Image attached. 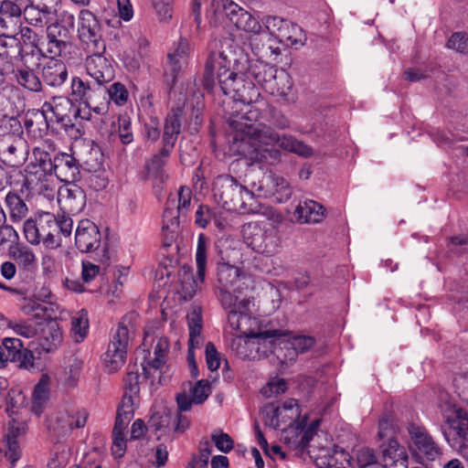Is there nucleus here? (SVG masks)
Here are the masks:
<instances>
[{
	"instance_id": "obj_16",
	"label": "nucleus",
	"mask_w": 468,
	"mask_h": 468,
	"mask_svg": "<svg viewBox=\"0 0 468 468\" xmlns=\"http://www.w3.org/2000/svg\"><path fill=\"white\" fill-rule=\"evenodd\" d=\"M407 430L412 442V450L418 458L427 461L435 460L441 453L439 446L424 427L409 423Z\"/></svg>"
},
{
	"instance_id": "obj_34",
	"label": "nucleus",
	"mask_w": 468,
	"mask_h": 468,
	"mask_svg": "<svg viewBox=\"0 0 468 468\" xmlns=\"http://www.w3.org/2000/svg\"><path fill=\"white\" fill-rule=\"evenodd\" d=\"M49 400V379L48 376L41 377L39 382L35 386L32 395L31 410L37 416H40Z\"/></svg>"
},
{
	"instance_id": "obj_10",
	"label": "nucleus",
	"mask_w": 468,
	"mask_h": 468,
	"mask_svg": "<svg viewBox=\"0 0 468 468\" xmlns=\"http://www.w3.org/2000/svg\"><path fill=\"white\" fill-rule=\"evenodd\" d=\"M208 239L205 234L200 233L197 239L196 251L197 279H194L191 272L184 271L181 275L182 294L185 300H190L195 295L198 287V281L203 282L207 268V250Z\"/></svg>"
},
{
	"instance_id": "obj_20",
	"label": "nucleus",
	"mask_w": 468,
	"mask_h": 468,
	"mask_svg": "<svg viewBox=\"0 0 468 468\" xmlns=\"http://www.w3.org/2000/svg\"><path fill=\"white\" fill-rule=\"evenodd\" d=\"M86 58L87 73L101 86H105L114 79V69L109 60L102 56L104 52H90Z\"/></svg>"
},
{
	"instance_id": "obj_57",
	"label": "nucleus",
	"mask_w": 468,
	"mask_h": 468,
	"mask_svg": "<svg viewBox=\"0 0 468 468\" xmlns=\"http://www.w3.org/2000/svg\"><path fill=\"white\" fill-rule=\"evenodd\" d=\"M192 199V191L187 186H181L177 193V200L176 199V208L182 217L186 216L190 210Z\"/></svg>"
},
{
	"instance_id": "obj_35",
	"label": "nucleus",
	"mask_w": 468,
	"mask_h": 468,
	"mask_svg": "<svg viewBox=\"0 0 468 468\" xmlns=\"http://www.w3.org/2000/svg\"><path fill=\"white\" fill-rule=\"evenodd\" d=\"M18 34H3L0 35V57L6 61H12L22 54V46Z\"/></svg>"
},
{
	"instance_id": "obj_6",
	"label": "nucleus",
	"mask_w": 468,
	"mask_h": 468,
	"mask_svg": "<svg viewBox=\"0 0 468 468\" xmlns=\"http://www.w3.org/2000/svg\"><path fill=\"white\" fill-rule=\"evenodd\" d=\"M133 314H127L122 318L108 346L103 361L109 371H116L124 364L128 343L135 330L133 323Z\"/></svg>"
},
{
	"instance_id": "obj_47",
	"label": "nucleus",
	"mask_w": 468,
	"mask_h": 468,
	"mask_svg": "<svg viewBox=\"0 0 468 468\" xmlns=\"http://www.w3.org/2000/svg\"><path fill=\"white\" fill-rule=\"evenodd\" d=\"M181 214L176 208V197H169L163 214V230L174 231L179 226Z\"/></svg>"
},
{
	"instance_id": "obj_44",
	"label": "nucleus",
	"mask_w": 468,
	"mask_h": 468,
	"mask_svg": "<svg viewBox=\"0 0 468 468\" xmlns=\"http://www.w3.org/2000/svg\"><path fill=\"white\" fill-rule=\"evenodd\" d=\"M112 126L122 144H130L133 141L132 120L127 113L119 114L116 122H113Z\"/></svg>"
},
{
	"instance_id": "obj_64",
	"label": "nucleus",
	"mask_w": 468,
	"mask_h": 468,
	"mask_svg": "<svg viewBox=\"0 0 468 468\" xmlns=\"http://www.w3.org/2000/svg\"><path fill=\"white\" fill-rule=\"evenodd\" d=\"M447 47L461 53L468 52V38L463 33H454L449 38Z\"/></svg>"
},
{
	"instance_id": "obj_1",
	"label": "nucleus",
	"mask_w": 468,
	"mask_h": 468,
	"mask_svg": "<svg viewBox=\"0 0 468 468\" xmlns=\"http://www.w3.org/2000/svg\"><path fill=\"white\" fill-rule=\"evenodd\" d=\"M247 131V135L251 140L247 154L253 163L276 165L282 161V154L274 146L279 143L281 135L270 125L259 122L256 126L249 127Z\"/></svg>"
},
{
	"instance_id": "obj_29",
	"label": "nucleus",
	"mask_w": 468,
	"mask_h": 468,
	"mask_svg": "<svg viewBox=\"0 0 468 468\" xmlns=\"http://www.w3.org/2000/svg\"><path fill=\"white\" fill-rule=\"evenodd\" d=\"M44 112V107L27 110L24 117V125L28 134L35 138H43L48 134L49 122Z\"/></svg>"
},
{
	"instance_id": "obj_5",
	"label": "nucleus",
	"mask_w": 468,
	"mask_h": 468,
	"mask_svg": "<svg viewBox=\"0 0 468 468\" xmlns=\"http://www.w3.org/2000/svg\"><path fill=\"white\" fill-rule=\"evenodd\" d=\"M247 74L271 94L286 96L292 88L289 75L268 63L256 60L249 64Z\"/></svg>"
},
{
	"instance_id": "obj_36",
	"label": "nucleus",
	"mask_w": 468,
	"mask_h": 468,
	"mask_svg": "<svg viewBox=\"0 0 468 468\" xmlns=\"http://www.w3.org/2000/svg\"><path fill=\"white\" fill-rule=\"evenodd\" d=\"M277 38L281 43L290 47H303L306 37L301 27L289 21L288 26H284L280 32H277Z\"/></svg>"
},
{
	"instance_id": "obj_9",
	"label": "nucleus",
	"mask_w": 468,
	"mask_h": 468,
	"mask_svg": "<svg viewBox=\"0 0 468 468\" xmlns=\"http://www.w3.org/2000/svg\"><path fill=\"white\" fill-rule=\"evenodd\" d=\"M44 112H50L56 118V122L62 129L68 132L76 125V121L89 120L88 116L81 115V110L78 107L73 99L65 96H54L50 101L43 103Z\"/></svg>"
},
{
	"instance_id": "obj_39",
	"label": "nucleus",
	"mask_w": 468,
	"mask_h": 468,
	"mask_svg": "<svg viewBox=\"0 0 468 468\" xmlns=\"http://www.w3.org/2000/svg\"><path fill=\"white\" fill-rule=\"evenodd\" d=\"M14 73L20 86L33 92H40L42 90V81L32 69L20 67L16 68Z\"/></svg>"
},
{
	"instance_id": "obj_14",
	"label": "nucleus",
	"mask_w": 468,
	"mask_h": 468,
	"mask_svg": "<svg viewBox=\"0 0 468 468\" xmlns=\"http://www.w3.org/2000/svg\"><path fill=\"white\" fill-rule=\"evenodd\" d=\"M220 90L229 96L233 102L238 105H250L258 102L261 96L259 89L251 80H245L243 75L236 72V77L231 78L227 85H223Z\"/></svg>"
},
{
	"instance_id": "obj_2",
	"label": "nucleus",
	"mask_w": 468,
	"mask_h": 468,
	"mask_svg": "<svg viewBox=\"0 0 468 468\" xmlns=\"http://www.w3.org/2000/svg\"><path fill=\"white\" fill-rule=\"evenodd\" d=\"M215 198L229 211L250 213L253 193L229 175H220L213 183Z\"/></svg>"
},
{
	"instance_id": "obj_24",
	"label": "nucleus",
	"mask_w": 468,
	"mask_h": 468,
	"mask_svg": "<svg viewBox=\"0 0 468 468\" xmlns=\"http://www.w3.org/2000/svg\"><path fill=\"white\" fill-rule=\"evenodd\" d=\"M380 461L383 468H407L408 453L404 446L393 438L380 446Z\"/></svg>"
},
{
	"instance_id": "obj_7",
	"label": "nucleus",
	"mask_w": 468,
	"mask_h": 468,
	"mask_svg": "<svg viewBox=\"0 0 468 468\" xmlns=\"http://www.w3.org/2000/svg\"><path fill=\"white\" fill-rule=\"evenodd\" d=\"M243 237L246 244L254 251L267 256L273 255L281 244L279 231L274 226L261 229L257 224L243 227Z\"/></svg>"
},
{
	"instance_id": "obj_31",
	"label": "nucleus",
	"mask_w": 468,
	"mask_h": 468,
	"mask_svg": "<svg viewBox=\"0 0 468 468\" xmlns=\"http://www.w3.org/2000/svg\"><path fill=\"white\" fill-rule=\"evenodd\" d=\"M324 207L314 200L300 202L294 209V217L300 223H319L324 218Z\"/></svg>"
},
{
	"instance_id": "obj_58",
	"label": "nucleus",
	"mask_w": 468,
	"mask_h": 468,
	"mask_svg": "<svg viewBox=\"0 0 468 468\" xmlns=\"http://www.w3.org/2000/svg\"><path fill=\"white\" fill-rule=\"evenodd\" d=\"M109 99L117 105H123L127 102L129 92L125 86L121 82H114L107 88Z\"/></svg>"
},
{
	"instance_id": "obj_8",
	"label": "nucleus",
	"mask_w": 468,
	"mask_h": 468,
	"mask_svg": "<svg viewBox=\"0 0 468 468\" xmlns=\"http://www.w3.org/2000/svg\"><path fill=\"white\" fill-rule=\"evenodd\" d=\"M228 323L229 326L236 332L257 340H262L264 347L269 349L272 347L276 338L282 335L279 330H266L262 332H255L252 325L257 324V319L251 317L250 314H238L237 311H229ZM267 352V349L264 351Z\"/></svg>"
},
{
	"instance_id": "obj_22",
	"label": "nucleus",
	"mask_w": 468,
	"mask_h": 468,
	"mask_svg": "<svg viewBox=\"0 0 468 468\" xmlns=\"http://www.w3.org/2000/svg\"><path fill=\"white\" fill-rule=\"evenodd\" d=\"M48 48L47 52L51 57L64 56L72 47L71 32L59 27L58 24H50L47 27Z\"/></svg>"
},
{
	"instance_id": "obj_43",
	"label": "nucleus",
	"mask_w": 468,
	"mask_h": 468,
	"mask_svg": "<svg viewBox=\"0 0 468 468\" xmlns=\"http://www.w3.org/2000/svg\"><path fill=\"white\" fill-rule=\"evenodd\" d=\"M71 335L75 342L84 340L89 332V318L86 310L81 309L71 318Z\"/></svg>"
},
{
	"instance_id": "obj_33",
	"label": "nucleus",
	"mask_w": 468,
	"mask_h": 468,
	"mask_svg": "<svg viewBox=\"0 0 468 468\" xmlns=\"http://www.w3.org/2000/svg\"><path fill=\"white\" fill-rule=\"evenodd\" d=\"M168 350V338L165 336L158 338L154 346V357L150 360L144 359L142 362V368L144 370L145 378H150L151 369L158 370L165 364Z\"/></svg>"
},
{
	"instance_id": "obj_49",
	"label": "nucleus",
	"mask_w": 468,
	"mask_h": 468,
	"mask_svg": "<svg viewBox=\"0 0 468 468\" xmlns=\"http://www.w3.org/2000/svg\"><path fill=\"white\" fill-rule=\"evenodd\" d=\"M0 135H9L12 137H23L24 129L17 117L8 116L6 114L0 118Z\"/></svg>"
},
{
	"instance_id": "obj_42",
	"label": "nucleus",
	"mask_w": 468,
	"mask_h": 468,
	"mask_svg": "<svg viewBox=\"0 0 468 468\" xmlns=\"http://www.w3.org/2000/svg\"><path fill=\"white\" fill-rule=\"evenodd\" d=\"M40 346L47 352L56 349L62 341V333L57 323L48 324L42 330Z\"/></svg>"
},
{
	"instance_id": "obj_12",
	"label": "nucleus",
	"mask_w": 468,
	"mask_h": 468,
	"mask_svg": "<svg viewBox=\"0 0 468 468\" xmlns=\"http://www.w3.org/2000/svg\"><path fill=\"white\" fill-rule=\"evenodd\" d=\"M88 416V412L83 409L59 411L50 422L49 431L58 442L64 441L74 429H80L86 425Z\"/></svg>"
},
{
	"instance_id": "obj_50",
	"label": "nucleus",
	"mask_w": 468,
	"mask_h": 468,
	"mask_svg": "<svg viewBox=\"0 0 468 468\" xmlns=\"http://www.w3.org/2000/svg\"><path fill=\"white\" fill-rule=\"evenodd\" d=\"M140 374L136 366H129L123 379V395L138 398L140 393Z\"/></svg>"
},
{
	"instance_id": "obj_30",
	"label": "nucleus",
	"mask_w": 468,
	"mask_h": 468,
	"mask_svg": "<svg viewBox=\"0 0 468 468\" xmlns=\"http://www.w3.org/2000/svg\"><path fill=\"white\" fill-rule=\"evenodd\" d=\"M60 197L64 208L72 214L81 212L86 205V195L82 188L75 183L66 184L65 187L60 190Z\"/></svg>"
},
{
	"instance_id": "obj_27",
	"label": "nucleus",
	"mask_w": 468,
	"mask_h": 468,
	"mask_svg": "<svg viewBox=\"0 0 468 468\" xmlns=\"http://www.w3.org/2000/svg\"><path fill=\"white\" fill-rule=\"evenodd\" d=\"M51 57L41 69L42 81L52 88L60 87L68 79V68L66 64L60 60Z\"/></svg>"
},
{
	"instance_id": "obj_56",
	"label": "nucleus",
	"mask_w": 468,
	"mask_h": 468,
	"mask_svg": "<svg viewBox=\"0 0 468 468\" xmlns=\"http://www.w3.org/2000/svg\"><path fill=\"white\" fill-rule=\"evenodd\" d=\"M262 413L263 422L266 426L274 430L280 428V417H282L281 408L275 407L273 404H269L264 407Z\"/></svg>"
},
{
	"instance_id": "obj_18",
	"label": "nucleus",
	"mask_w": 468,
	"mask_h": 468,
	"mask_svg": "<svg viewBox=\"0 0 468 468\" xmlns=\"http://www.w3.org/2000/svg\"><path fill=\"white\" fill-rule=\"evenodd\" d=\"M101 244V234L99 228L90 220L79 222L75 233V245L82 253L96 251Z\"/></svg>"
},
{
	"instance_id": "obj_21",
	"label": "nucleus",
	"mask_w": 468,
	"mask_h": 468,
	"mask_svg": "<svg viewBox=\"0 0 468 468\" xmlns=\"http://www.w3.org/2000/svg\"><path fill=\"white\" fill-rule=\"evenodd\" d=\"M52 174L61 182L75 183L80 176L79 162L69 154L58 153L53 158Z\"/></svg>"
},
{
	"instance_id": "obj_63",
	"label": "nucleus",
	"mask_w": 468,
	"mask_h": 468,
	"mask_svg": "<svg viewBox=\"0 0 468 468\" xmlns=\"http://www.w3.org/2000/svg\"><path fill=\"white\" fill-rule=\"evenodd\" d=\"M2 344L5 347L7 360L13 362L22 349V341L18 338L6 337L3 339Z\"/></svg>"
},
{
	"instance_id": "obj_25",
	"label": "nucleus",
	"mask_w": 468,
	"mask_h": 468,
	"mask_svg": "<svg viewBox=\"0 0 468 468\" xmlns=\"http://www.w3.org/2000/svg\"><path fill=\"white\" fill-rule=\"evenodd\" d=\"M225 337L228 346L242 359H254L259 352L260 346L263 345L262 340L247 337L241 334L228 333Z\"/></svg>"
},
{
	"instance_id": "obj_3",
	"label": "nucleus",
	"mask_w": 468,
	"mask_h": 468,
	"mask_svg": "<svg viewBox=\"0 0 468 468\" xmlns=\"http://www.w3.org/2000/svg\"><path fill=\"white\" fill-rule=\"evenodd\" d=\"M229 39L219 41L220 48L215 42L207 55L205 63V71L203 76V86L208 91H214L217 84L221 88L227 85L228 81L236 77V70L233 69V59L222 49L223 43L227 44Z\"/></svg>"
},
{
	"instance_id": "obj_41",
	"label": "nucleus",
	"mask_w": 468,
	"mask_h": 468,
	"mask_svg": "<svg viewBox=\"0 0 468 468\" xmlns=\"http://www.w3.org/2000/svg\"><path fill=\"white\" fill-rule=\"evenodd\" d=\"M187 325L189 329V340L191 346L202 344V314L199 307H194L186 315Z\"/></svg>"
},
{
	"instance_id": "obj_48",
	"label": "nucleus",
	"mask_w": 468,
	"mask_h": 468,
	"mask_svg": "<svg viewBox=\"0 0 468 468\" xmlns=\"http://www.w3.org/2000/svg\"><path fill=\"white\" fill-rule=\"evenodd\" d=\"M26 397L21 390L16 388H8L4 398L5 402V411L9 417H13L18 413L19 409L23 406Z\"/></svg>"
},
{
	"instance_id": "obj_52",
	"label": "nucleus",
	"mask_w": 468,
	"mask_h": 468,
	"mask_svg": "<svg viewBox=\"0 0 468 468\" xmlns=\"http://www.w3.org/2000/svg\"><path fill=\"white\" fill-rule=\"evenodd\" d=\"M452 429L454 434L461 440V443L468 442V414L459 410L456 411V420H453Z\"/></svg>"
},
{
	"instance_id": "obj_38",
	"label": "nucleus",
	"mask_w": 468,
	"mask_h": 468,
	"mask_svg": "<svg viewBox=\"0 0 468 468\" xmlns=\"http://www.w3.org/2000/svg\"><path fill=\"white\" fill-rule=\"evenodd\" d=\"M266 179L271 188L270 192L277 202H286L291 198L292 188L285 178L276 175H270Z\"/></svg>"
},
{
	"instance_id": "obj_40",
	"label": "nucleus",
	"mask_w": 468,
	"mask_h": 468,
	"mask_svg": "<svg viewBox=\"0 0 468 468\" xmlns=\"http://www.w3.org/2000/svg\"><path fill=\"white\" fill-rule=\"evenodd\" d=\"M281 149L308 158L313 155L312 147L290 134H282L278 143Z\"/></svg>"
},
{
	"instance_id": "obj_62",
	"label": "nucleus",
	"mask_w": 468,
	"mask_h": 468,
	"mask_svg": "<svg viewBox=\"0 0 468 468\" xmlns=\"http://www.w3.org/2000/svg\"><path fill=\"white\" fill-rule=\"evenodd\" d=\"M6 446H7V449L5 451V456L9 461V463L11 464V468H14L16 465V463L21 457V450H20V447L16 440L15 435L7 436Z\"/></svg>"
},
{
	"instance_id": "obj_37",
	"label": "nucleus",
	"mask_w": 468,
	"mask_h": 468,
	"mask_svg": "<svg viewBox=\"0 0 468 468\" xmlns=\"http://www.w3.org/2000/svg\"><path fill=\"white\" fill-rule=\"evenodd\" d=\"M5 202L12 222H20L26 218L28 214V207L25 200L17 193L8 192Z\"/></svg>"
},
{
	"instance_id": "obj_51",
	"label": "nucleus",
	"mask_w": 468,
	"mask_h": 468,
	"mask_svg": "<svg viewBox=\"0 0 468 468\" xmlns=\"http://www.w3.org/2000/svg\"><path fill=\"white\" fill-rule=\"evenodd\" d=\"M26 171V176H25V186L27 188H33L35 186H37L39 182L43 181L46 178H50V175L52 172H48L44 170L42 167L28 165Z\"/></svg>"
},
{
	"instance_id": "obj_61",
	"label": "nucleus",
	"mask_w": 468,
	"mask_h": 468,
	"mask_svg": "<svg viewBox=\"0 0 468 468\" xmlns=\"http://www.w3.org/2000/svg\"><path fill=\"white\" fill-rule=\"evenodd\" d=\"M23 14L26 21L31 26L44 27L48 24L46 18L42 16L38 7H36L34 5H27L24 8Z\"/></svg>"
},
{
	"instance_id": "obj_53",
	"label": "nucleus",
	"mask_w": 468,
	"mask_h": 468,
	"mask_svg": "<svg viewBox=\"0 0 468 468\" xmlns=\"http://www.w3.org/2000/svg\"><path fill=\"white\" fill-rule=\"evenodd\" d=\"M211 452V445L207 441L201 442L199 446V455H193L186 468H207L208 458Z\"/></svg>"
},
{
	"instance_id": "obj_11",
	"label": "nucleus",
	"mask_w": 468,
	"mask_h": 468,
	"mask_svg": "<svg viewBox=\"0 0 468 468\" xmlns=\"http://www.w3.org/2000/svg\"><path fill=\"white\" fill-rule=\"evenodd\" d=\"M80 39L86 45L88 52H104L105 42L102 38L101 27L96 16L88 9L80 12Z\"/></svg>"
},
{
	"instance_id": "obj_15",
	"label": "nucleus",
	"mask_w": 468,
	"mask_h": 468,
	"mask_svg": "<svg viewBox=\"0 0 468 468\" xmlns=\"http://www.w3.org/2000/svg\"><path fill=\"white\" fill-rule=\"evenodd\" d=\"M29 147L24 137L0 135V160L11 166H21L27 159Z\"/></svg>"
},
{
	"instance_id": "obj_23",
	"label": "nucleus",
	"mask_w": 468,
	"mask_h": 468,
	"mask_svg": "<svg viewBox=\"0 0 468 468\" xmlns=\"http://www.w3.org/2000/svg\"><path fill=\"white\" fill-rule=\"evenodd\" d=\"M227 16L238 29L259 34L261 31V25L259 20L250 13L230 1L224 5Z\"/></svg>"
},
{
	"instance_id": "obj_13",
	"label": "nucleus",
	"mask_w": 468,
	"mask_h": 468,
	"mask_svg": "<svg viewBox=\"0 0 468 468\" xmlns=\"http://www.w3.org/2000/svg\"><path fill=\"white\" fill-rule=\"evenodd\" d=\"M107 87L98 85L95 81L91 83L85 81L80 77L74 76L71 79L70 97L74 101L83 103L87 108H92L100 100H105ZM93 110L99 112V107L94 106Z\"/></svg>"
},
{
	"instance_id": "obj_46",
	"label": "nucleus",
	"mask_w": 468,
	"mask_h": 468,
	"mask_svg": "<svg viewBox=\"0 0 468 468\" xmlns=\"http://www.w3.org/2000/svg\"><path fill=\"white\" fill-rule=\"evenodd\" d=\"M12 256L19 269L33 271L37 268L36 256L27 247L17 248L12 251Z\"/></svg>"
},
{
	"instance_id": "obj_26",
	"label": "nucleus",
	"mask_w": 468,
	"mask_h": 468,
	"mask_svg": "<svg viewBox=\"0 0 468 468\" xmlns=\"http://www.w3.org/2000/svg\"><path fill=\"white\" fill-rule=\"evenodd\" d=\"M228 122L235 131L248 134L249 127L256 126L260 118V109L256 106L243 105L242 108L229 112Z\"/></svg>"
},
{
	"instance_id": "obj_45",
	"label": "nucleus",
	"mask_w": 468,
	"mask_h": 468,
	"mask_svg": "<svg viewBox=\"0 0 468 468\" xmlns=\"http://www.w3.org/2000/svg\"><path fill=\"white\" fill-rule=\"evenodd\" d=\"M240 271L238 267L229 263H222L218 267V280L221 287H233L239 279Z\"/></svg>"
},
{
	"instance_id": "obj_55",
	"label": "nucleus",
	"mask_w": 468,
	"mask_h": 468,
	"mask_svg": "<svg viewBox=\"0 0 468 468\" xmlns=\"http://www.w3.org/2000/svg\"><path fill=\"white\" fill-rule=\"evenodd\" d=\"M32 154L34 161L30 165L42 167L48 172H52L53 159L48 151L41 146H36L33 148Z\"/></svg>"
},
{
	"instance_id": "obj_32",
	"label": "nucleus",
	"mask_w": 468,
	"mask_h": 468,
	"mask_svg": "<svg viewBox=\"0 0 468 468\" xmlns=\"http://www.w3.org/2000/svg\"><path fill=\"white\" fill-rule=\"evenodd\" d=\"M181 111L172 110L165 120L162 143L166 148L173 149L181 132Z\"/></svg>"
},
{
	"instance_id": "obj_60",
	"label": "nucleus",
	"mask_w": 468,
	"mask_h": 468,
	"mask_svg": "<svg viewBox=\"0 0 468 468\" xmlns=\"http://www.w3.org/2000/svg\"><path fill=\"white\" fill-rule=\"evenodd\" d=\"M191 396L195 404L203 403L211 393V387L207 380H199L190 389Z\"/></svg>"
},
{
	"instance_id": "obj_19",
	"label": "nucleus",
	"mask_w": 468,
	"mask_h": 468,
	"mask_svg": "<svg viewBox=\"0 0 468 468\" xmlns=\"http://www.w3.org/2000/svg\"><path fill=\"white\" fill-rule=\"evenodd\" d=\"M21 0H3L0 4V33L18 34L22 21Z\"/></svg>"
},
{
	"instance_id": "obj_17",
	"label": "nucleus",
	"mask_w": 468,
	"mask_h": 468,
	"mask_svg": "<svg viewBox=\"0 0 468 468\" xmlns=\"http://www.w3.org/2000/svg\"><path fill=\"white\" fill-rule=\"evenodd\" d=\"M189 53L190 45L186 38H181L176 48L168 53L164 76L165 82L171 88L176 84L183 68L186 66Z\"/></svg>"
},
{
	"instance_id": "obj_4",
	"label": "nucleus",
	"mask_w": 468,
	"mask_h": 468,
	"mask_svg": "<svg viewBox=\"0 0 468 468\" xmlns=\"http://www.w3.org/2000/svg\"><path fill=\"white\" fill-rule=\"evenodd\" d=\"M24 235L32 245L43 243L47 249H56L60 246L58 232L57 217L49 212H39L34 218H28L24 223Z\"/></svg>"
},
{
	"instance_id": "obj_28",
	"label": "nucleus",
	"mask_w": 468,
	"mask_h": 468,
	"mask_svg": "<svg viewBox=\"0 0 468 468\" xmlns=\"http://www.w3.org/2000/svg\"><path fill=\"white\" fill-rule=\"evenodd\" d=\"M317 425L318 421H315L304 431L298 427H292L290 423L289 427L283 430L282 439L290 448L303 452L312 441Z\"/></svg>"
},
{
	"instance_id": "obj_54",
	"label": "nucleus",
	"mask_w": 468,
	"mask_h": 468,
	"mask_svg": "<svg viewBox=\"0 0 468 468\" xmlns=\"http://www.w3.org/2000/svg\"><path fill=\"white\" fill-rule=\"evenodd\" d=\"M287 382L283 378H273L261 388V393L265 398H271L284 393L287 390Z\"/></svg>"
},
{
	"instance_id": "obj_59",
	"label": "nucleus",
	"mask_w": 468,
	"mask_h": 468,
	"mask_svg": "<svg viewBox=\"0 0 468 468\" xmlns=\"http://www.w3.org/2000/svg\"><path fill=\"white\" fill-rule=\"evenodd\" d=\"M267 121L269 122L270 126L272 125L273 127L281 130L289 128L290 122L282 112L272 106H267Z\"/></svg>"
}]
</instances>
